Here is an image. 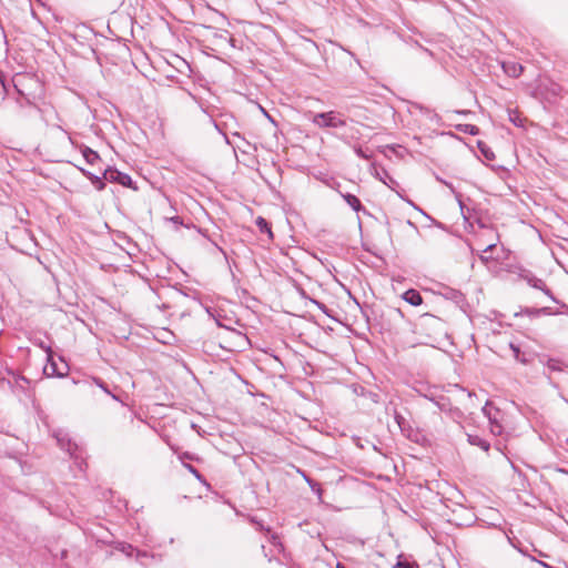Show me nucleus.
Here are the masks:
<instances>
[{
	"label": "nucleus",
	"instance_id": "4468645a",
	"mask_svg": "<svg viewBox=\"0 0 568 568\" xmlns=\"http://www.w3.org/2000/svg\"><path fill=\"white\" fill-rule=\"evenodd\" d=\"M344 199L354 211L358 212L363 209L362 203L357 196L348 193L344 195Z\"/></svg>",
	"mask_w": 568,
	"mask_h": 568
},
{
	"label": "nucleus",
	"instance_id": "a878e982",
	"mask_svg": "<svg viewBox=\"0 0 568 568\" xmlns=\"http://www.w3.org/2000/svg\"><path fill=\"white\" fill-rule=\"evenodd\" d=\"M135 551V557H136V560L140 562V564H143L142 559L146 558L149 555L148 552L145 551H142V550H134Z\"/></svg>",
	"mask_w": 568,
	"mask_h": 568
},
{
	"label": "nucleus",
	"instance_id": "0eeeda50",
	"mask_svg": "<svg viewBox=\"0 0 568 568\" xmlns=\"http://www.w3.org/2000/svg\"><path fill=\"white\" fill-rule=\"evenodd\" d=\"M501 68L504 72L511 78L520 77L524 71L523 65L515 61L503 62Z\"/></svg>",
	"mask_w": 568,
	"mask_h": 568
},
{
	"label": "nucleus",
	"instance_id": "20e7f679",
	"mask_svg": "<svg viewBox=\"0 0 568 568\" xmlns=\"http://www.w3.org/2000/svg\"><path fill=\"white\" fill-rule=\"evenodd\" d=\"M520 276L527 282L528 285H530L534 288L540 290L547 296H549L550 300L557 302L556 297L552 295L551 291L546 286L545 282L541 278H538L529 271H525L524 273L520 274Z\"/></svg>",
	"mask_w": 568,
	"mask_h": 568
},
{
	"label": "nucleus",
	"instance_id": "e433bc0d",
	"mask_svg": "<svg viewBox=\"0 0 568 568\" xmlns=\"http://www.w3.org/2000/svg\"><path fill=\"white\" fill-rule=\"evenodd\" d=\"M263 113H264V115H265V116H267V119H268V120H272V116H271V115H268V113L266 112V110H263Z\"/></svg>",
	"mask_w": 568,
	"mask_h": 568
},
{
	"label": "nucleus",
	"instance_id": "1a4fd4ad",
	"mask_svg": "<svg viewBox=\"0 0 568 568\" xmlns=\"http://www.w3.org/2000/svg\"><path fill=\"white\" fill-rule=\"evenodd\" d=\"M468 443L473 446L481 448L484 452H488L490 444L478 435H468Z\"/></svg>",
	"mask_w": 568,
	"mask_h": 568
},
{
	"label": "nucleus",
	"instance_id": "dca6fc26",
	"mask_svg": "<svg viewBox=\"0 0 568 568\" xmlns=\"http://www.w3.org/2000/svg\"><path fill=\"white\" fill-rule=\"evenodd\" d=\"M508 118L511 123H514L518 128L524 126V120L520 116L519 112L516 110H509L508 111Z\"/></svg>",
	"mask_w": 568,
	"mask_h": 568
},
{
	"label": "nucleus",
	"instance_id": "9d476101",
	"mask_svg": "<svg viewBox=\"0 0 568 568\" xmlns=\"http://www.w3.org/2000/svg\"><path fill=\"white\" fill-rule=\"evenodd\" d=\"M110 545H112L116 550L123 552L126 557H131L135 550L131 544L123 541L111 542Z\"/></svg>",
	"mask_w": 568,
	"mask_h": 568
},
{
	"label": "nucleus",
	"instance_id": "aec40b11",
	"mask_svg": "<svg viewBox=\"0 0 568 568\" xmlns=\"http://www.w3.org/2000/svg\"><path fill=\"white\" fill-rule=\"evenodd\" d=\"M306 481L308 483L310 487L312 488V490L314 493H316L320 497L322 495V488H321V485L307 477H305Z\"/></svg>",
	"mask_w": 568,
	"mask_h": 568
},
{
	"label": "nucleus",
	"instance_id": "bb28decb",
	"mask_svg": "<svg viewBox=\"0 0 568 568\" xmlns=\"http://www.w3.org/2000/svg\"><path fill=\"white\" fill-rule=\"evenodd\" d=\"M394 417H395L397 425L403 429V426L406 423L405 418L398 413H395Z\"/></svg>",
	"mask_w": 568,
	"mask_h": 568
},
{
	"label": "nucleus",
	"instance_id": "5701e85b",
	"mask_svg": "<svg viewBox=\"0 0 568 568\" xmlns=\"http://www.w3.org/2000/svg\"><path fill=\"white\" fill-rule=\"evenodd\" d=\"M354 151L357 154V156L362 159L368 160L371 158V153H368L367 150H364L361 146H355Z\"/></svg>",
	"mask_w": 568,
	"mask_h": 568
},
{
	"label": "nucleus",
	"instance_id": "72a5a7b5",
	"mask_svg": "<svg viewBox=\"0 0 568 568\" xmlns=\"http://www.w3.org/2000/svg\"><path fill=\"white\" fill-rule=\"evenodd\" d=\"M263 113H264V115H265V116H267V119H268V120H272V116H271V115H268V113L266 112V110H263Z\"/></svg>",
	"mask_w": 568,
	"mask_h": 568
},
{
	"label": "nucleus",
	"instance_id": "c756f323",
	"mask_svg": "<svg viewBox=\"0 0 568 568\" xmlns=\"http://www.w3.org/2000/svg\"><path fill=\"white\" fill-rule=\"evenodd\" d=\"M397 568H417V567L409 562H398Z\"/></svg>",
	"mask_w": 568,
	"mask_h": 568
},
{
	"label": "nucleus",
	"instance_id": "f03ea898",
	"mask_svg": "<svg viewBox=\"0 0 568 568\" xmlns=\"http://www.w3.org/2000/svg\"><path fill=\"white\" fill-rule=\"evenodd\" d=\"M54 436L57 438L59 446L62 449H64L65 452H68L70 454V456L75 459L78 466L81 469L83 460L78 462L80 459V456L77 454V452L79 449L78 445L71 440V438L69 437V435L67 433H64L62 430L57 432L54 434Z\"/></svg>",
	"mask_w": 568,
	"mask_h": 568
},
{
	"label": "nucleus",
	"instance_id": "473e14b6",
	"mask_svg": "<svg viewBox=\"0 0 568 568\" xmlns=\"http://www.w3.org/2000/svg\"><path fill=\"white\" fill-rule=\"evenodd\" d=\"M480 260H481L484 263H487L489 258H488L487 256H485V255H480Z\"/></svg>",
	"mask_w": 568,
	"mask_h": 568
},
{
	"label": "nucleus",
	"instance_id": "2f4dec72",
	"mask_svg": "<svg viewBox=\"0 0 568 568\" xmlns=\"http://www.w3.org/2000/svg\"><path fill=\"white\" fill-rule=\"evenodd\" d=\"M424 397L434 402L436 398L434 397L433 393H427V394H424Z\"/></svg>",
	"mask_w": 568,
	"mask_h": 568
},
{
	"label": "nucleus",
	"instance_id": "cd10ccee",
	"mask_svg": "<svg viewBox=\"0 0 568 568\" xmlns=\"http://www.w3.org/2000/svg\"><path fill=\"white\" fill-rule=\"evenodd\" d=\"M536 314H545V315H551L554 314L549 307H541L539 310H535Z\"/></svg>",
	"mask_w": 568,
	"mask_h": 568
},
{
	"label": "nucleus",
	"instance_id": "f257e3e1",
	"mask_svg": "<svg viewBox=\"0 0 568 568\" xmlns=\"http://www.w3.org/2000/svg\"><path fill=\"white\" fill-rule=\"evenodd\" d=\"M312 123L320 129H341L346 125V118L337 111H327L314 113L311 118Z\"/></svg>",
	"mask_w": 568,
	"mask_h": 568
},
{
	"label": "nucleus",
	"instance_id": "ddd939ff",
	"mask_svg": "<svg viewBox=\"0 0 568 568\" xmlns=\"http://www.w3.org/2000/svg\"><path fill=\"white\" fill-rule=\"evenodd\" d=\"M255 224L261 233H267L271 239L273 237L271 226L264 217L258 216L255 221Z\"/></svg>",
	"mask_w": 568,
	"mask_h": 568
},
{
	"label": "nucleus",
	"instance_id": "6e6552de",
	"mask_svg": "<svg viewBox=\"0 0 568 568\" xmlns=\"http://www.w3.org/2000/svg\"><path fill=\"white\" fill-rule=\"evenodd\" d=\"M403 300L413 306H419L423 303L420 293L414 288L404 292Z\"/></svg>",
	"mask_w": 568,
	"mask_h": 568
},
{
	"label": "nucleus",
	"instance_id": "39448f33",
	"mask_svg": "<svg viewBox=\"0 0 568 568\" xmlns=\"http://www.w3.org/2000/svg\"><path fill=\"white\" fill-rule=\"evenodd\" d=\"M103 179L110 182H116L123 186H131L132 179L126 173L120 172L115 169H109L103 172Z\"/></svg>",
	"mask_w": 568,
	"mask_h": 568
},
{
	"label": "nucleus",
	"instance_id": "a211bd4d",
	"mask_svg": "<svg viewBox=\"0 0 568 568\" xmlns=\"http://www.w3.org/2000/svg\"><path fill=\"white\" fill-rule=\"evenodd\" d=\"M546 366L550 372H561L562 371V363L555 358H549L546 363Z\"/></svg>",
	"mask_w": 568,
	"mask_h": 568
},
{
	"label": "nucleus",
	"instance_id": "37998d69",
	"mask_svg": "<svg viewBox=\"0 0 568 568\" xmlns=\"http://www.w3.org/2000/svg\"><path fill=\"white\" fill-rule=\"evenodd\" d=\"M565 402L568 404V399L565 398Z\"/></svg>",
	"mask_w": 568,
	"mask_h": 568
},
{
	"label": "nucleus",
	"instance_id": "f8f14e48",
	"mask_svg": "<svg viewBox=\"0 0 568 568\" xmlns=\"http://www.w3.org/2000/svg\"><path fill=\"white\" fill-rule=\"evenodd\" d=\"M82 155L89 164H94L97 161L100 160L98 152L93 151L92 149H90L88 146H85L82 150Z\"/></svg>",
	"mask_w": 568,
	"mask_h": 568
},
{
	"label": "nucleus",
	"instance_id": "2eb2a0df",
	"mask_svg": "<svg viewBox=\"0 0 568 568\" xmlns=\"http://www.w3.org/2000/svg\"><path fill=\"white\" fill-rule=\"evenodd\" d=\"M457 130L463 132V133L470 134V135H478L479 134L478 126H476L474 124H458L457 125Z\"/></svg>",
	"mask_w": 568,
	"mask_h": 568
},
{
	"label": "nucleus",
	"instance_id": "f704fd0d",
	"mask_svg": "<svg viewBox=\"0 0 568 568\" xmlns=\"http://www.w3.org/2000/svg\"><path fill=\"white\" fill-rule=\"evenodd\" d=\"M263 113H264V115H265V116H267V119H268V120H272V116H271V115H268V113L266 112V110H263Z\"/></svg>",
	"mask_w": 568,
	"mask_h": 568
},
{
	"label": "nucleus",
	"instance_id": "393cba45",
	"mask_svg": "<svg viewBox=\"0 0 568 568\" xmlns=\"http://www.w3.org/2000/svg\"><path fill=\"white\" fill-rule=\"evenodd\" d=\"M510 348L514 352L515 358L517 361H520V357H519L520 348L517 345L513 344V343H510ZM521 362L525 363V359H521Z\"/></svg>",
	"mask_w": 568,
	"mask_h": 568
},
{
	"label": "nucleus",
	"instance_id": "4be33fe9",
	"mask_svg": "<svg viewBox=\"0 0 568 568\" xmlns=\"http://www.w3.org/2000/svg\"><path fill=\"white\" fill-rule=\"evenodd\" d=\"M490 432L494 435H500L503 433V426L498 423V419L490 423Z\"/></svg>",
	"mask_w": 568,
	"mask_h": 568
},
{
	"label": "nucleus",
	"instance_id": "b1692460",
	"mask_svg": "<svg viewBox=\"0 0 568 568\" xmlns=\"http://www.w3.org/2000/svg\"><path fill=\"white\" fill-rule=\"evenodd\" d=\"M34 344L37 346H39L40 348H42L45 353H47V356H51V354L53 353L52 352V348L50 345H47L44 342L40 341V342H34Z\"/></svg>",
	"mask_w": 568,
	"mask_h": 568
},
{
	"label": "nucleus",
	"instance_id": "c9c22d12",
	"mask_svg": "<svg viewBox=\"0 0 568 568\" xmlns=\"http://www.w3.org/2000/svg\"><path fill=\"white\" fill-rule=\"evenodd\" d=\"M263 113H264V115H265V116H267V119H268V120H272V116H271V115H268V113L266 112V110H263Z\"/></svg>",
	"mask_w": 568,
	"mask_h": 568
},
{
	"label": "nucleus",
	"instance_id": "a19ab883",
	"mask_svg": "<svg viewBox=\"0 0 568 568\" xmlns=\"http://www.w3.org/2000/svg\"><path fill=\"white\" fill-rule=\"evenodd\" d=\"M481 151H483V153L485 154V156L489 159V155H488V153H487V150L483 149Z\"/></svg>",
	"mask_w": 568,
	"mask_h": 568
},
{
	"label": "nucleus",
	"instance_id": "f3484780",
	"mask_svg": "<svg viewBox=\"0 0 568 568\" xmlns=\"http://www.w3.org/2000/svg\"><path fill=\"white\" fill-rule=\"evenodd\" d=\"M84 174L91 180L97 190L101 191L104 189L105 184L102 178L91 174L90 172H84Z\"/></svg>",
	"mask_w": 568,
	"mask_h": 568
},
{
	"label": "nucleus",
	"instance_id": "58836bf2",
	"mask_svg": "<svg viewBox=\"0 0 568 568\" xmlns=\"http://www.w3.org/2000/svg\"><path fill=\"white\" fill-rule=\"evenodd\" d=\"M336 568H346L343 564L337 562Z\"/></svg>",
	"mask_w": 568,
	"mask_h": 568
},
{
	"label": "nucleus",
	"instance_id": "4c0bfd02",
	"mask_svg": "<svg viewBox=\"0 0 568 568\" xmlns=\"http://www.w3.org/2000/svg\"><path fill=\"white\" fill-rule=\"evenodd\" d=\"M263 113H264V115H265V116H267V119H268V120H272V116H271V115H268V113L266 112V110H263Z\"/></svg>",
	"mask_w": 568,
	"mask_h": 568
},
{
	"label": "nucleus",
	"instance_id": "412c9836",
	"mask_svg": "<svg viewBox=\"0 0 568 568\" xmlns=\"http://www.w3.org/2000/svg\"><path fill=\"white\" fill-rule=\"evenodd\" d=\"M435 405L440 409V410H447L448 408V404L446 402V398L444 396H440L439 398H436L434 400Z\"/></svg>",
	"mask_w": 568,
	"mask_h": 568
},
{
	"label": "nucleus",
	"instance_id": "7c9ffc66",
	"mask_svg": "<svg viewBox=\"0 0 568 568\" xmlns=\"http://www.w3.org/2000/svg\"><path fill=\"white\" fill-rule=\"evenodd\" d=\"M495 246H496V244H495V243H491V244L487 245V246L484 248V251H483V252H484V253L490 252Z\"/></svg>",
	"mask_w": 568,
	"mask_h": 568
},
{
	"label": "nucleus",
	"instance_id": "423d86ee",
	"mask_svg": "<svg viewBox=\"0 0 568 568\" xmlns=\"http://www.w3.org/2000/svg\"><path fill=\"white\" fill-rule=\"evenodd\" d=\"M373 175L387 185L390 189H394L398 185L397 181L382 166H376L375 164L372 166Z\"/></svg>",
	"mask_w": 568,
	"mask_h": 568
},
{
	"label": "nucleus",
	"instance_id": "79ce46f5",
	"mask_svg": "<svg viewBox=\"0 0 568 568\" xmlns=\"http://www.w3.org/2000/svg\"><path fill=\"white\" fill-rule=\"evenodd\" d=\"M100 386L104 389V392L109 393L108 388L103 387L102 385Z\"/></svg>",
	"mask_w": 568,
	"mask_h": 568
},
{
	"label": "nucleus",
	"instance_id": "ea45409f",
	"mask_svg": "<svg viewBox=\"0 0 568 568\" xmlns=\"http://www.w3.org/2000/svg\"><path fill=\"white\" fill-rule=\"evenodd\" d=\"M58 129H60L61 131H63L64 133H67V131L60 125V124H57L55 125Z\"/></svg>",
	"mask_w": 568,
	"mask_h": 568
},
{
	"label": "nucleus",
	"instance_id": "c85d7f7f",
	"mask_svg": "<svg viewBox=\"0 0 568 568\" xmlns=\"http://www.w3.org/2000/svg\"><path fill=\"white\" fill-rule=\"evenodd\" d=\"M179 458L184 462L185 459H190L192 460L193 459V456L192 454L187 453V452H184L182 453L181 455H179Z\"/></svg>",
	"mask_w": 568,
	"mask_h": 568
},
{
	"label": "nucleus",
	"instance_id": "7ed1b4c3",
	"mask_svg": "<svg viewBox=\"0 0 568 568\" xmlns=\"http://www.w3.org/2000/svg\"><path fill=\"white\" fill-rule=\"evenodd\" d=\"M48 358V365L44 367L43 372L48 376H57V377H63L68 375L69 366L63 361L60 365L57 364V362L53 358V353L51 356H47Z\"/></svg>",
	"mask_w": 568,
	"mask_h": 568
},
{
	"label": "nucleus",
	"instance_id": "9b49d317",
	"mask_svg": "<svg viewBox=\"0 0 568 568\" xmlns=\"http://www.w3.org/2000/svg\"><path fill=\"white\" fill-rule=\"evenodd\" d=\"M484 415L489 419V423L496 422L498 419L499 410L498 408L491 406L487 403L483 408Z\"/></svg>",
	"mask_w": 568,
	"mask_h": 568
},
{
	"label": "nucleus",
	"instance_id": "6ab92c4d",
	"mask_svg": "<svg viewBox=\"0 0 568 568\" xmlns=\"http://www.w3.org/2000/svg\"><path fill=\"white\" fill-rule=\"evenodd\" d=\"M184 467L200 481H203V476L201 473L191 464L183 463Z\"/></svg>",
	"mask_w": 568,
	"mask_h": 568
}]
</instances>
